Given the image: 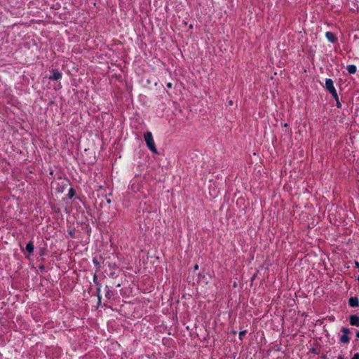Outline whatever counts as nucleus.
<instances>
[{
    "label": "nucleus",
    "instance_id": "f257e3e1",
    "mask_svg": "<svg viewBox=\"0 0 359 359\" xmlns=\"http://www.w3.org/2000/svg\"><path fill=\"white\" fill-rule=\"evenodd\" d=\"M144 138L146 142L148 148L153 152L157 153V149L155 145V142L153 138V135L151 132H147L144 135Z\"/></svg>",
    "mask_w": 359,
    "mask_h": 359
},
{
    "label": "nucleus",
    "instance_id": "f03ea898",
    "mask_svg": "<svg viewBox=\"0 0 359 359\" xmlns=\"http://www.w3.org/2000/svg\"><path fill=\"white\" fill-rule=\"evenodd\" d=\"M325 88L336 100L338 99L337 90L334 86L333 81L331 79H326Z\"/></svg>",
    "mask_w": 359,
    "mask_h": 359
},
{
    "label": "nucleus",
    "instance_id": "7ed1b4c3",
    "mask_svg": "<svg viewBox=\"0 0 359 359\" xmlns=\"http://www.w3.org/2000/svg\"><path fill=\"white\" fill-rule=\"evenodd\" d=\"M341 331L343 334L340 337V341L341 343H348L349 341V330L348 328L344 327Z\"/></svg>",
    "mask_w": 359,
    "mask_h": 359
},
{
    "label": "nucleus",
    "instance_id": "20e7f679",
    "mask_svg": "<svg viewBox=\"0 0 359 359\" xmlns=\"http://www.w3.org/2000/svg\"><path fill=\"white\" fill-rule=\"evenodd\" d=\"M325 36H326L327 39L330 42H331V43H334V42H335V41H336V37H335V36L334 35V34H333V33H332V32H326V34H325Z\"/></svg>",
    "mask_w": 359,
    "mask_h": 359
},
{
    "label": "nucleus",
    "instance_id": "39448f33",
    "mask_svg": "<svg viewBox=\"0 0 359 359\" xmlns=\"http://www.w3.org/2000/svg\"><path fill=\"white\" fill-rule=\"evenodd\" d=\"M62 78V74L57 71H53V75L49 77L50 79L59 80Z\"/></svg>",
    "mask_w": 359,
    "mask_h": 359
},
{
    "label": "nucleus",
    "instance_id": "423d86ee",
    "mask_svg": "<svg viewBox=\"0 0 359 359\" xmlns=\"http://www.w3.org/2000/svg\"><path fill=\"white\" fill-rule=\"evenodd\" d=\"M350 323L352 325H359V318L356 316H351L350 318Z\"/></svg>",
    "mask_w": 359,
    "mask_h": 359
},
{
    "label": "nucleus",
    "instance_id": "0eeeda50",
    "mask_svg": "<svg viewBox=\"0 0 359 359\" xmlns=\"http://www.w3.org/2000/svg\"><path fill=\"white\" fill-rule=\"evenodd\" d=\"M348 303L351 307H355V306H358V300L356 297H351L349 299Z\"/></svg>",
    "mask_w": 359,
    "mask_h": 359
},
{
    "label": "nucleus",
    "instance_id": "6e6552de",
    "mask_svg": "<svg viewBox=\"0 0 359 359\" xmlns=\"http://www.w3.org/2000/svg\"><path fill=\"white\" fill-rule=\"evenodd\" d=\"M346 69L349 74H355L356 72L357 68L353 65H349L347 66Z\"/></svg>",
    "mask_w": 359,
    "mask_h": 359
},
{
    "label": "nucleus",
    "instance_id": "1a4fd4ad",
    "mask_svg": "<svg viewBox=\"0 0 359 359\" xmlns=\"http://www.w3.org/2000/svg\"><path fill=\"white\" fill-rule=\"evenodd\" d=\"M26 250L27 252H29V254H31L34 250V245L32 242H29L27 243L26 246Z\"/></svg>",
    "mask_w": 359,
    "mask_h": 359
},
{
    "label": "nucleus",
    "instance_id": "9d476101",
    "mask_svg": "<svg viewBox=\"0 0 359 359\" xmlns=\"http://www.w3.org/2000/svg\"><path fill=\"white\" fill-rule=\"evenodd\" d=\"M62 184L63 187H67L68 184V182L67 180H62Z\"/></svg>",
    "mask_w": 359,
    "mask_h": 359
},
{
    "label": "nucleus",
    "instance_id": "9b49d317",
    "mask_svg": "<svg viewBox=\"0 0 359 359\" xmlns=\"http://www.w3.org/2000/svg\"><path fill=\"white\" fill-rule=\"evenodd\" d=\"M352 359H359V353H355Z\"/></svg>",
    "mask_w": 359,
    "mask_h": 359
},
{
    "label": "nucleus",
    "instance_id": "f8f14e48",
    "mask_svg": "<svg viewBox=\"0 0 359 359\" xmlns=\"http://www.w3.org/2000/svg\"><path fill=\"white\" fill-rule=\"evenodd\" d=\"M245 331H243V332H240L239 335H240V338H241V339L242 336L245 334Z\"/></svg>",
    "mask_w": 359,
    "mask_h": 359
},
{
    "label": "nucleus",
    "instance_id": "ddd939ff",
    "mask_svg": "<svg viewBox=\"0 0 359 359\" xmlns=\"http://www.w3.org/2000/svg\"><path fill=\"white\" fill-rule=\"evenodd\" d=\"M167 86H168V88H171V87H172V84H171L170 83H168L167 84Z\"/></svg>",
    "mask_w": 359,
    "mask_h": 359
},
{
    "label": "nucleus",
    "instance_id": "4468645a",
    "mask_svg": "<svg viewBox=\"0 0 359 359\" xmlns=\"http://www.w3.org/2000/svg\"><path fill=\"white\" fill-rule=\"evenodd\" d=\"M355 266H356L357 267H359V263H358V262H355Z\"/></svg>",
    "mask_w": 359,
    "mask_h": 359
},
{
    "label": "nucleus",
    "instance_id": "2eb2a0df",
    "mask_svg": "<svg viewBox=\"0 0 359 359\" xmlns=\"http://www.w3.org/2000/svg\"><path fill=\"white\" fill-rule=\"evenodd\" d=\"M194 268H195V269H196V270H197V269H198V265H196V266H194Z\"/></svg>",
    "mask_w": 359,
    "mask_h": 359
},
{
    "label": "nucleus",
    "instance_id": "dca6fc26",
    "mask_svg": "<svg viewBox=\"0 0 359 359\" xmlns=\"http://www.w3.org/2000/svg\"><path fill=\"white\" fill-rule=\"evenodd\" d=\"M356 336L359 338V331L357 332Z\"/></svg>",
    "mask_w": 359,
    "mask_h": 359
},
{
    "label": "nucleus",
    "instance_id": "f3484780",
    "mask_svg": "<svg viewBox=\"0 0 359 359\" xmlns=\"http://www.w3.org/2000/svg\"><path fill=\"white\" fill-rule=\"evenodd\" d=\"M58 191L59 192H62L63 191V189H60Z\"/></svg>",
    "mask_w": 359,
    "mask_h": 359
},
{
    "label": "nucleus",
    "instance_id": "a211bd4d",
    "mask_svg": "<svg viewBox=\"0 0 359 359\" xmlns=\"http://www.w3.org/2000/svg\"><path fill=\"white\" fill-rule=\"evenodd\" d=\"M339 359H344L342 357H339Z\"/></svg>",
    "mask_w": 359,
    "mask_h": 359
},
{
    "label": "nucleus",
    "instance_id": "6ab92c4d",
    "mask_svg": "<svg viewBox=\"0 0 359 359\" xmlns=\"http://www.w3.org/2000/svg\"><path fill=\"white\" fill-rule=\"evenodd\" d=\"M358 280H359V277L358 278Z\"/></svg>",
    "mask_w": 359,
    "mask_h": 359
}]
</instances>
